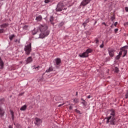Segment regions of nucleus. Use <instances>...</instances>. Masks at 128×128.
<instances>
[{
    "label": "nucleus",
    "instance_id": "1",
    "mask_svg": "<svg viewBox=\"0 0 128 128\" xmlns=\"http://www.w3.org/2000/svg\"><path fill=\"white\" fill-rule=\"evenodd\" d=\"M48 27L46 24H40L38 27L41 34H40L39 38H44L50 34V30H48Z\"/></svg>",
    "mask_w": 128,
    "mask_h": 128
},
{
    "label": "nucleus",
    "instance_id": "2",
    "mask_svg": "<svg viewBox=\"0 0 128 128\" xmlns=\"http://www.w3.org/2000/svg\"><path fill=\"white\" fill-rule=\"evenodd\" d=\"M24 50L26 56H30V52H32V43H30L28 44L25 46Z\"/></svg>",
    "mask_w": 128,
    "mask_h": 128
},
{
    "label": "nucleus",
    "instance_id": "3",
    "mask_svg": "<svg viewBox=\"0 0 128 128\" xmlns=\"http://www.w3.org/2000/svg\"><path fill=\"white\" fill-rule=\"evenodd\" d=\"M105 120H107L106 121V124L110 122V124H112V126L116 124V118L114 117L109 116L108 117L106 118Z\"/></svg>",
    "mask_w": 128,
    "mask_h": 128
},
{
    "label": "nucleus",
    "instance_id": "4",
    "mask_svg": "<svg viewBox=\"0 0 128 128\" xmlns=\"http://www.w3.org/2000/svg\"><path fill=\"white\" fill-rule=\"evenodd\" d=\"M64 6V4H62V2H59L58 4L57 7L56 9V12H62V10Z\"/></svg>",
    "mask_w": 128,
    "mask_h": 128
},
{
    "label": "nucleus",
    "instance_id": "5",
    "mask_svg": "<svg viewBox=\"0 0 128 128\" xmlns=\"http://www.w3.org/2000/svg\"><path fill=\"white\" fill-rule=\"evenodd\" d=\"M90 2L91 0H82L80 4V6H88V4Z\"/></svg>",
    "mask_w": 128,
    "mask_h": 128
},
{
    "label": "nucleus",
    "instance_id": "6",
    "mask_svg": "<svg viewBox=\"0 0 128 128\" xmlns=\"http://www.w3.org/2000/svg\"><path fill=\"white\" fill-rule=\"evenodd\" d=\"M108 52L109 56H110L111 58H112V56H114V49L112 48H108Z\"/></svg>",
    "mask_w": 128,
    "mask_h": 128
},
{
    "label": "nucleus",
    "instance_id": "7",
    "mask_svg": "<svg viewBox=\"0 0 128 128\" xmlns=\"http://www.w3.org/2000/svg\"><path fill=\"white\" fill-rule=\"evenodd\" d=\"M89 55L88 54V53L86 52H83L82 54H79V56L80 58H88Z\"/></svg>",
    "mask_w": 128,
    "mask_h": 128
},
{
    "label": "nucleus",
    "instance_id": "8",
    "mask_svg": "<svg viewBox=\"0 0 128 128\" xmlns=\"http://www.w3.org/2000/svg\"><path fill=\"white\" fill-rule=\"evenodd\" d=\"M110 112V116H112V118H114V116H116V110L114 109H111Z\"/></svg>",
    "mask_w": 128,
    "mask_h": 128
},
{
    "label": "nucleus",
    "instance_id": "9",
    "mask_svg": "<svg viewBox=\"0 0 128 128\" xmlns=\"http://www.w3.org/2000/svg\"><path fill=\"white\" fill-rule=\"evenodd\" d=\"M35 120H36V126H40V124H42V120L38 118H36Z\"/></svg>",
    "mask_w": 128,
    "mask_h": 128
},
{
    "label": "nucleus",
    "instance_id": "10",
    "mask_svg": "<svg viewBox=\"0 0 128 128\" xmlns=\"http://www.w3.org/2000/svg\"><path fill=\"white\" fill-rule=\"evenodd\" d=\"M32 62V56L28 57L26 60V64H30Z\"/></svg>",
    "mask_w": 128,
    "mask_h": 128
},
{
    "label": "nucleus",
    "instance_id": "11",
    "mask_svg": "<svg viewBox=\"0 0 128 128\" xmlns=\"http://www.w3.org/2000/svg\"><path fill=\"white\" fill-rule=\"evenodd\" d=\"M56 66H59V64H60V62H62V60L60 58H56L54 60Z\"/></svg>",
    "mask_w": 128,
    "mask_h": 128
},
{
    "label": "nucleus",
    "instance_id": "12",
    "mask_svg": "<svg viewBox=\"0 0 128 128\" xmlns=\"http://www.w3.org/2000/svg\"><path fill=\"white\" fill-rule=\"evenodd\" d=\"M42 16L39 15L36 18V20H37V22H42Z\"/></svg>",
    "mask_w": 128,
    "mask_h": 128
},
{
    "label": "nucleus",
    "instance_id": "13",
    "mask_svg": "<svg viewBox=\"0 0 128 128\" xmlns=\"http://www.w3.org/2000/svg\"><path fill=\"white\" fill-rule=\"evenodd\" d=\"M0 116H4V110H2V108L0 106Z\"/></svg>",
    "mask_w": 128,
    "mask_h": 128
},
{
    "label": "nucleus",
    "instance_id": "14",
    "mask_svg": "<svg viewBox=\"0 0 128 128\" xmlns=\"http://www.w3.org/2000/svg\"><path fill=\"white\" fill-rule=\"evenodd\" d=\"M4 62L2 61V58H0V68L2 70V68H4Z\"/></svg>",
    "mask_w": 128,
    "mask_h": 128
},
{
    "label": "nucleus",
    "instance_id": "15",
    "mask_svg": "<svg viewBox=\"0 0 128 128\" xmlns=\"http://www.w3.org/2000/svg\"><path fill=\"white\" fill-rule=\"evenodd\" d=\"M54 16H50V22H51L52 24V26H54Z\"/></svg>",
    "mask_w": 128,
    "mask_h": 128
},
{
    "label": "nucleus",
    "instance_id": "16",
    "mask_svg": "<svg viewBox=\"0 0 128 128\" xmlns=\"http://www.w3.org/2000/svg\"><path fill=\"white\" fill-rule=\"evenodd\" d=\"M81 100H82V102L81 104H83V106H86L88 103L86 102V100H84V98H81Z\"/></svg>",
    "mask_w": 128,
    "mask_h": 128
},
{
    "label": "nucleus",
    "instance_id": "17",
    "mask_svg": "<svg viewBox=\"0 0 128 128\" xmlns=\"http://www.w3.org/2000/svg\"><path fill=\"white\" fill-rule=\"evenodd\" d=\"M8 26V24H6V23L0 25V28H6Z\"/></svg>",
    "mask_w": 128,
    "mask_h": 128
},
{
    "label": "nucleus",
    "instance_id": "18",
    "mask_svg": "<svg viewBox=\"0 0 128 128\" xmlns=\"http://www.w3.org/2000/svg\"><path fill=\"white\" fill-rule=\"evenodd\" d=\"M86 52L88 54H92V48H88V49H87L86 50Z\"/></svg>",
    "mask_w": 128,
    "mask_h": 128
},
{
    "label": "nucleus",
    "instance_id": "19",
    "mask_svg": "<svg viewBox=\"0 0 128 128\" xmlns=\"http://www.w3.org/2000/svg\"><path fill=\"white\" fill-rule=\"evenodd\" d=\"M54 70V68L52 67H50L48 70H46V72H52Z\"/></svg>",
    "mask_w": 128,
    "mask_h": 128
},
{
    "label": "nucleus",
    "instance_id": "20",
    "mask_svg": "<svg viewBox=\"0 0 128 128\" xmlns=\"http://www.w3.org/2000/svg\"><path fill=\"white\" fill-rule=\"evenodd\" d=\"M20 110H26V105L23 106L20 108Z\"/></svg>",
    "mask_w": 128,
    "mask_h": 128
},
{
    "label": "nucleus",
    "instance_id": "21",
    "mask_svg": "<svg viewBox=\"0 0 128 128\" xmlns=\"http://www.w3.org/2000/svg\"><path fill=\"white\" fill-rule=\"evenodd\" d=\"M123 52H124V54L122 58H124V56H126V54H128V50H123Z\"/></svg>",
    "mask_w": 128,
    "mask_h": 128
},
{
    "label": "nucleus",
    "instance_id": "22",
    "mask_svg": "<svg viewBox=\"0 0 128 128\" xmlns=\"http://www.w3.org/2000/svg\"><path fill=\"white\" fill-rule=\"evenodd\" d=\"M36 32H36V29L34 28V30L32 31V34H33V36H34V34H36Z\"/></svg>",
    "mask_w": 128,
    "mask_h": 128
},
{
    "label": "nucleus",
    "instance_id": "23",
    "mask_svg": "<svg viewBox=\"0 0 128 128\" xmlns=\"http://www.w3.org/2000/svg\"><path fill=\"white\" fill-rule=\"evenodd\" d=\"M23 30H28V25H24L23 27H22Z\"/></svg>",
    "mask_w": 128,
    "mask_h": 128
},
{
    "label": "nucleus",
    "instance_id": "24",
    "mask_svg": "<svg viewBox=\"0 0 128 128\" xmlns=\"http://www.w3.org/2000/svg\"><path fill=\"white\" fill-rule=\"evenodd\" d=\"M15 36L14 34L10 35L9 36V39L10 40H13Z\"/></svg>",
    "mask_w": 128,
    "mask_h": 128
},
{
    "label": "nucleus",
    "instance_id": "25",
    "mask_svg": "<svg viewBox=\"0 0 128 128\" xmlns=\"http://www.w3.org/2000/svg\"><path fill=\"white\" fill-rule=\"evenodd\" d=\"M74 102H75L76 104H78V98H75L74 100Z\"/></svg>",
    "mask_w": 128,
    "mask_h": 128
},
{
    "label": "nucleus",
    "instance_id": "26",
    "mask_svg": "<svg viewBox=\"0 0 128 128\" xmlns=\"http://www.w3.org/2000/svg\"><path fill=\"white\" fill-rule=\"evenodd\" d=\"M86 24H88L90 22V18H87L84 22Z\"/></svg>",
    "mask_w": 128,
    "mask_h": 128
},
{
    "label": "nucleus",
    "instance_id": "27",
    "mask_svg": "<svg viewBox=\"0 0 128 128\" xmlns=\"http://www.w3.org/2000/svg\"><path fill=\"white\" fill-rule=\"evenodd\" d=\"M119 70L118 67H115V72H118Z\"/></svg>",
    "mask_w": 128,
    "mask_h": 128
},
{
    "label": "nucleus",
    "instance_id": "28",
    "mask_svg": "<svg viewBox=\"0 0 128 128\" xmlns=\"http://www.w3.org/2000/svg\"><path fill=\"white\" fill-rule=\"evenodd\" d=\"M16 128H22V126H20V124H17L16 125Z\"/></svg>",
    "mask_w": 128,
    "mask_h": 128
},
{
    "label": "nucleus",
    "instance_id": "29",
    "mask_svg": "<svg viewBox=\"0 0 128 128\" xmlns=\"http://www.w3.org/2000/svg\"><path fill=\"white\" fill-rule=\"evenodd\" d=\"M104 41H103L102 44L101 45H100V47L101 48H104Z\"/></svg>",
    "mask_w": 128,
    "mask_h": 128
},
{
    "label": "nucleus",
    "instance_id": "30",
    "mask_svg": "<svg viewBox=\"0 0 128 128\" xmlns=\"http://www.w3.org/2000/svg\"><path fill=\"white\" fill-rule=\"evenodd\" d=\"M74 110L76 112L77 114H80V111L79 110H78V109H76Z\"/></svg>",
    "mask_w": 128,
    "mask_h": 128
},
{
    "label": "nucleus",
    "instance_id": "31",
    "mask_svg": "<svg viewBox=\"0 0 128 128\" xmlns=\"http://www.w3.org/2000/svg\"><path fill=\"white\" fill-rule=\"evenodd\" d=\"M125 98H128V90L126 92V93L125 95Z\"/></svg>",
    "mask_w": 128,
    "mask_h": 128
},
{
    "label": "nucleus",
    "instance_id": "32",
    "mask_svg": "<svg viewBox=\"0 0 128 128\" xmlns=\"http://www.w3.org/2000/svg\"><path fill=\"white\" fill-rule=\"evenodd\" d=\"M114 33H115V34H117L118 32V28H116V29L114 30Z\"/></svg>",
    "mask_w": 128,
    "mask_h": 128
},
{
    "label": "nucleus",
    "instance_id": "33",
    "mask_svg": "<svg viewBox=\"0 0 128 128\" xmlns=\"http://www.w3.org/2000/svg\"><path fill=\"white\" fill-rule=\"evenodd\" d=\"M50 2V0H44L45 4H48Z\"/></svg>",
    "mask_w": 128,
    "mask_h": 128
},
{
    "label": "nucleus",
    "instance_id": "34",
    "mask_svg": "<svg viewBox=\"0 0 128 128\" xmlns=\"http://www.w3.org/2000/svg\"><path fill=\"white\" fill-rule=\"evenodd\" d=\"M4 32V29H0V34H2Z\"/></svg>",
    "mask_w": 128,
    "mask_h": 128
},
{
    "label": "nucleus",
    "instance_id": "35",
    "mask_svg": "<svg viewBox=\"0 0 128 128\" xmlns=\"http://www.w3.org/2000/svg\"><path fill=\"white\" fill-rule=\"evenodd\" d=\"M82 26H84V28H86V23L85 22H83Z\"/></svg>",
    "mask_w": 128,
    "mask_h": 128
},
{
    "label": "nucleus",
    "instance_id": "36",
    "mask_svg": "<svg viewBox=\"0 0 128 128\" xmlns=\"http://www.w3.org/2000/svg\"><path fill=\"white\" fill-rule=\"evenodd\" d=\"M120 55H118L116 56V60H120Z\"/></svg>",
    "mask_w": 128,
    "mask_h": 128
},
{
    "label": "nucleus",
    "instance_id": "37",
    "mask_svg": "<svg viewBox=\"0 0 128 128\" xmlns=\"http://www.w3.org/2000/svg\"><path fill=\"white\" fill-rule=\"evenodd\" d=\"M122 51H120L118 55L120 56H122Z\"/></svg>",
    "mask_w": 128,
    "mask_h": 128
},
{
    "label": "nucleus",
    "instance_id": "38",
    "mask_svg": "<svg viewBox=\"0 0 128 128\" xmlns=\"http://www.w3.org/2000/svg\"><path fill=\"white\" fill-rule=\"evenodd\" d=\"M64 102L63 104H59L58 106V108H60V106H64Z\"/></svg>",
    "mask_w": 128,
    "mask_h": 128
},
{
    "label": "nucleus",
    "instance_id": "39",
    "mask_svg": "<svg viewBox=\"0 0 128 128\" xmlns=\"http://www.w3.org/2000/svg\"><path fill=\"white\" fill-rule=\"evenodd\" d=\"M10 114H11V116H14V111L13 110H10Z\"/></svg>",
    "mask_w": 128,
    "mask_h": 128
},
{
    "label": "nucleus",
    "instance_id": "40",
    "mask_svg": "<svg viewBox=\"0 0 128 128\" xmlns=\"http://www.w3.org/2000/svg\"><path fill=\"white\" fill-rule=\"evenodd\" d=\"M95 41H96V44H98V38H96V39H95Z\"/></svg>",
    "mask_w": 128,
    "mask_h": 128
},
{
    "label": "nucleus",
    "instance_id": "41",
    "mask_svg": "<svg viewBox=\"0 0 128 128\" xmlns=\"http://www.w3.org/2000/svg\"><path fill=\"white\" fill-rule=\"evenodd\" d=\"M102 24H104V26H108V25H106V24L104 22H102Z\"/></svg>",
    "mask_w": 128,
    "mask_h": 128
},
{
    "label": "nucleus",
    "instance_id": "42",
    "mask_svg": "<svg viewBox=\"0 0 128 128\" xmlns=\"http://www.w3.org/2000/svg\"><path fill=\"white\" fill-rule=\"evenodd\" d=\"M20 42V41L19 40H18V39H16L15 40H14V42Z\"/></svg>",
    "mask_w": 128,
    "mask_h": 128
},
{
    "label": "nucleus",
    "instance_id": "43",
    "mask_svg": "<svg viewBox=\"0 0 128 128\" xmlns=\"http://www.w3.org/2000/svg\"><path fill=\"white\" fill-rule=\"evenodd\" d=\"M12 120H14V115H12Z\"/></svg>",
    "mask_w": 128,
    "mask_h": 128
},
{
    "label": "nucleus",
    "instance_id": "44",
    "mask_svg": "<svg viewBox=\"0 0 128 128\" xmlns=\"http://www.w3.org/2000/svg\"><path fill=\"white\" fill-rule=\"evenodd\" d=\"M69 109H70V110H72V106H70Z\"/></svg>",
    "mask_w": 128,
    "mask_h": 128
},
{
    "label": "nucleus",
    "instance_id": "45",
    "mask_svg": "<svg viewBox=\"0 0 128 128\" xmlns=\"http://www.w3.org/2000/svg\"><path fill=\"white\" fill-rule=\"evenodd\" d=\"M117 25H118V22H115V23L114 24V26H116Z\"/></svg>",
    "mask_w": 128,
    "mask_h": 128
},
{
    "label": "nucleus",
    "instance_id": "46",
    "mask_svg": "<svg viewBox=\"0 0 128 128\" xmlns=\"http://www.w3.org/2000/svg\"><path fill=\"white\" fill-rule=\"evenodd\" d=\"M125 10H126V12H128V7L125 8Z\"/></svg>",
    "mask_w": 128,
    "mask_h": 128
},
{
    "label": "nucleus",
    "instance_id": "47",
    "mask_svg": "<svg viewBox=\"0 0 128 128\" xmlns=\"http://www.w3.org/2000/svg\"><path fill=\"white\" fill-rule=\"evenodd\" d=\"M87 98H90V96L89 95L87 96Z\"/></svg>",
    "mask_w": 128,
    "mask_h": 128
},
{
    "label": "nucleus",
    "instance_id": "48",
    "mask_svg": "<svg viewBox=\"0 0 128 128\" xmlns=\"http://www.w3.org/2000/svg\"><path fill=\"white\" fill-rule=\"evenodd\" d=\"M35 68H36H36H40V66H38L36 67Z\"/></svg>",
    "mask_w": 128,
    "mask_h": 128
},
{
    "label": "nucleus",
    "instance_id": "49",
    "mask_svg": "<svg viewBox=\"0 0 128 128\" xmlns=\"http://www.w3.org/2000/svg\"><path fill=\"white\" fill-rule=\"evenodd\" d=\"M8 128H12V126L10 125V126H9Z\"/></svg>",
    "mask_w": 128,
    "mask_h": 128
},
{
    "label": "nucleus",
    "instance_id": "50",
    "mask_svg": "<svg viewBox=\"0 0 128 128\" xmlns=\"http://www.w3.org/2000/svg\"><path fill=\"white\" fill-rule=\"evenodd\" d=\"M76 96H78V92H76Z\"/></svg>",
    "mask_w": 128,
    "mask_h": 128
},
{
    "label": "nucleus",
    "instance_id": "51",
    "mask_svg": "<svg viewBox=\"0 0 128 128\" xmlns=\"http://www.w3.org/2000/svg\"><path fill=\"white\" fill-rule=\"evenodd\" d=\"M110 28H112V26H110Z\"/></svg>",
    "mask_w": 128,
    "mask_h": 128
}]
</instances>
